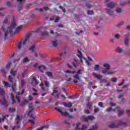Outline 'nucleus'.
I'll use <instances>...</instances> for the list:
<instances>
[{
    "label": "nucleus",
    "mask_w": 130,
    "mask_h": 130,
    "mask_svg": "<svg viewBox=\"0 0 130 130\" xmlns=\"http://www.w3.org/2000/svg\"><path fill=\"white\" fill-rule=\"evenodd\" d=\"M78 53L79 54L77 55L78 57L80 58V62H83V60H82V58H83V54H82V52H81V50L78 49Z\"/></svg>",
    "instance_id": "9d476101"
},
{
    "label": "nucleus",
    "mask_w": 130,
    "mask_h": 130,
    "mask_svg": "<svg viewBox=\"0 0 130 130\" xmlns=\"http://www.w3.org/2000/svg\"><path fill=\"white\" fill-rule=\"evenodd\" d=\"M110 128H113L114 127H117V126L115 125L114 123H112L109 125Z\"/></svg>",
    "instance_id": "7c9ffc66"
},
{
    "label": "nucleus",
    "mask_w": 130,
    "mask_h": 130,
    "mask_svg": "<svg viewBox=\"0 0 130 130\" xmlns=\"http://www.w3.org/2000/svg\"><path fill=\"white\" fill-rule=\"evenodd\" d=\"M15 86H16L15 84L14 85H12V91L13 92H16V89H15Z\"/></svg>",
    "instance_id": "6e6d98bb"
},
{
    "label": "nucleus",
    "mask_w": 130,
    "mask_h": 130,
    "mask_svg": "<svg viewBox=\"0 0 130 130\" xmlns=\"http://www.w3.org/2000/svg\"><path fill=\"white\" fill-rule=\"evenodd\" d=\"M26 74H27V71L25 70L23 73L22 74V78H25V76L26 75Z\"/></svg>",
    "instance_id": "09e8293b"
},
{
    "label": "nucleus",
    "mask_w": 130,
    "mask_h": 130,
    "mask_svg": "<svg viewBox=\"0 0 130 130\" xmlns=\"http://www.w3.org/2000/svg\"><path fill=\"white\" fill-rule=\"evenodd\" d=\"M40 87H42V89L44 90V91H45V89L43 88V86H44V84L43 83V82H41V84H40Z\"/></svg>",
    "instance_id": "8fccbe9b"
},
{
    "label": "nucleus",
    "mask_w": 130,
    "mask_h": 130,
    "mask_svg": "<svg viewBox=\"0 0 130 130\" xmlns=\"http://www.w3.org/2000/svg\"><path fill=\"white\" fill-rule=\"evenodd\" d=\"M45 86L47 87H49V82L48 81H45L44 82Z\"/></svg>",
    "instance_id": "37998d69"
},
{
    "label": "nucleus",
    "mask_w": 130,
    "mask_h": 130,
    "mask_svg": "<svg viewBox=\"0 0 130 130\" xmlns=\"http://www.w3.org/2000/svg\"><path fill=\"white\" fill-rule=\"evenodd\" d=\"M112 110V108L110 107L107 109V112H110V111H111Z\"/></svg>",
    "instance_id": "680f3d73"
},
{
    "label": "nucleus",
    "mask_w": 130,
    "mask_h": 130,
    "mask_svg": "<svg viewBox=\"0 0 130 130\" xmlns=\"http://www.w3.org/2000/svg\"><path fill=\"white\" fill-rule=\"evenodd\" d=\"M44 11H48L49 10V8L48 7H44L43 9Z\"/></svg>",
    "instance_id": "13d9d810"
},
{
    "label": "nucleus",
    "mask_w": 130,
    "mask_h": 130,
    "mask_svg": "<svg viewBox=\"0 0 130 130\" xmlns=\"http://www.w3.org/2000/svg\"><path fill=\"white\" fill-rule=\"evenodd\" d=\"M0 71L4 76H6V71H5V69H1Z\"/></svg>",
    "instance_id": "c03bdc74"
},
{
    "label": "nucleus",
    "mask_w": 130,
    "mask_h": 130,
    "mask_svg": "<svg viewBox=\"0 0 130 130\" xmlns=\"http://www.w3.org/2000/svg\"><path fill=\"white\" fill-rule=\"evenodd\" d=\"M82 117L83 118L84 121H88V120H94L95 119V117L92 115L88 116L86 117L82 116Z\"/></svg>",
    "instance_id": "423d86ee"
},
{
    "label": "nucleus",
    "mask_w": 130,
    "mask_h": 130,
    "mask_svg": "<svg viewBox=\"0 0 130 130\" xmlns=\"http://www.w3.org/2000/svg\"><path fill=\"white\" fill-rule=\"evenodd\" d=\"M36 48V45H34L31 46L30 48H29V50H31V51H34Z\"/></svg>",
    "instance_id": "cd10ccee"
},
{
    "label": "nucleus",
    "mask_w": 130,
    "mask_h": 130,
    "mask_svg": "<svg viewBox=\"0 0 130 130\" xmlns=\"http://www.w3.org/2000/svg\"><path fill=\"white\" fill-rule=\"evenodd\" d=\"M57 89V87H55L53 89V92L51 93V96H54V97L55 98L56 97H57V98H58V96H59V94H57L56 95H54V94H55V93H57V90H56V89Z\"/></svg>",
    "instance_id": "1a4fd4ad"
},
{
    "label": "nucleus",
    "mask_w": 130,
    "mask_h": 130,
    "mask_svg": "<svg viewBox=\"0 0 130 130\" xmlns=\"http://www.w3.org/2000/svg\"><path fill=\"white\" fill-rule=\"evenodd\" d=\"M124 43H125V45H128V40L127 39H125Z\"/></svg>",
    "instance_id": "603ef678"
},
{
    "label": "nucleus",
    "mask_w": 130,
    "mask_h": 130,
    "mask_svg": "<svg viewBox=\"0 0 130 130\" xmlns=\"http://www.w3.org/2000/svg\"><path fill=\"white\" fill-rule=\"evenodd\" d=\"M106 12L109 16H112L113 15V12L110 9H107Z\"/></svg>",
    "instance_id": "aec40b11"
},
{
    "label": "nucleus",
    "mask_w": 130,
    "mask_h": 130,
    "mask_svg": "<svg viewBox=\"0 0 130 130\" xmlns=\"http://www.w3.org/2000/svg\"><path fill=\"white\" fill-rule=\"evenodd\" d=\"M27 61H29V59L28 57H25L23 59V62H27Z\"/></svg>",
    "instance_id": "ea45409f"
},
{
    "label": "nucleus",
    "mask_w": 130,
    "mask_h": 130,
    "mask_svg": "<svg viewBox=\"0 0 130 130\" xmlns=\"http://www.w3.org/2000/svg\"><path fill=\"white\" fill-rule=\"evenodd\" d=\"M8 23H9V20H8V19H5L3 21V24H8Z\"/></svg>",
    "instance_id": "052dcab7"
},
{
    "label": "nucleus",
    "mask_w": 130,
    "mask_h": 130,
    "mask_svg": "<svg viewBox=\"0 0 130 130\" xmlns=\"http://www.w3.org/2000/svg\"><path fill=\"white\" fill-rule=\"evenodd\" d=\"M28 109L29 111L27 113V116H29L32 119H35V117H34V114H33V112L35 111V109H34V107L33 106L32 103H30L28 105Z\"/></svg>",
    "instance_id": "7ed1b4c3"
},
{
    "label": "nucleus",
    "mask_w": 130,
    "mask_h": 130,
    "mask_svg": "<svg viewBox=\"0 0 130 130\" xmlns=\"http://www.w3.org/2000/svg\"><path fill=\"white\" fill-rule=\"evenodd\" d=\"M32 81L34 82H35L36 83V85H38L39 84V82H38V81H37V78H36V77H34L32 78Z\"/></svg>",
    "instance_id": "bb28decb"
},
{
    "label": "nucleus",
    "mask_w": 130,
    "mask_h": 130,
    "mask_svg": "<svg viewBox=\"0 0 130 130\" xmlns=\"http://www.w3.org/2000/svg\"><path fill=\"white\" fill-rule=\"evenodd\" d=\"M66 54H67V52H64L63 53H60L59 55V56H63V57H66Z\"/></svg>",
    "instance_id": "72a5a7b5"
},
{
    "label": "nucleus",
    "mask_w": 130,
    "mask_h": 130,
    "mask_svg": "<svg viewBox=\"0 0 130 130\" xmlns=\"http://www.w3.org/2000/svg\"><path fill=\"white\" fill-rule=\"evenodd\" d=\"M115 11H116L117 14H120V13H121V12H122L121 8H119V7L116 8Z\"/></svg>",
    "instance_id": "a211bd4d"
},
{
    "label": "nucleus",
    "mask_w": 130,
    "mask_h": 130,
    "mask_svg": "<svg viewBox=\"0 0 130 130\" xmlns=\"http://www.w3.org/2000/svg\"><path fill=\"white\" fill-rule=\"evenodd\" d=\"M64 73H68V74H75V73H76V71H71L70 70H67L66 71H64Z\"/></svg>",
    "instance_id": "b1692460"
},
{
    "label": "nucleus",
    "mask_w": 130,
    "mask_h": 130,
    "mask_svg": "<svg viewBox=\"0 0 130 130\" xmlns=\"http://www.w3.org/2000/svg\"><path fill=\"white\" fill-rule=\"evenodd\" d=\"M115 6H116V4L114 2H111L107 5V8H109L110 9H113Z\"/></svg>",
    "instance_id": "6e6552de"
},
{
    "label": "nucleus",
    "mask_w": 130,
    "mask_h": 130,
    "mask_svg": "<svg viewBox=\"0 0 130 130\" xmlns=\"http://www.w3.org/2000/svg\"><path fill=\"white\" fill-rule=\"evenodd\" d=\"M16 26L17 24H16V22L14 21H12L11 26L8 27L6 31H5L6 28L5 26H2V31L4 32V40L7 39V35H8V33H10V35H13V34L18 33V31H20V30L22 29V25L16 28Z\"/></svg>",
    "instance_id": "f257e3e1"
},
{
    "label": "nucleus",
    "mask_w": 130,
    "mask_h": 130,
    "mask_svg": "<svg viewBox=\"0 0 130 130\" xmlns=\"http://www.w3.org/2000/svg\"><path fill=\"white\" fill-rule=\"evenodd\" d=\"M4 87H5L6 88H9L11 87V85H10V84H9V83L4 81Z\"/></svg>",
    "instance_id": "4be33fe9"
},
{
    "label": "nucleus",
    "mask_w": 130,
    "mask_h": 130,
    "mask_svg": "<svg viewBox=\"0 0 130 130\" xmlns=\"http://www.w3.org/2000/svg\"><path fill=\"white\" fill-rule=\"evenodd\" d=\"M98 105L99 106H100V107H102V108H103L104 107H103V103L102 102H99L98 103Z\"/></svg>",
    "instance_id": "49530a36"
},
{
    "label": "nucleus",
    "mask_w": 130,
    "mask_h": 130,
    "mask_svg": "<svg viewBox=\"0 0 130 130\" xmlns=\"http://www.w3.org/2000/svg\"><path fill=\"white\" fill-rule=\"evenodd\" d=\"M11 2H6V5L8 6V7H11Z\"/></svg>",
    "instance_id": "bf43d9fd"
},
{
    "label": "nucleus",
    "mask_w": 130,
    "mask_h": 130,
    "mask_svg": "<svg viewBox=\"0 0 130 130\" xmlns=\"http://www.w3.org/2000/svg\"><path fill=\"white\" fill-rule=\"evenodd\" d=\"M9 111L10 112H15V111H16V109H13L12 108H10Z\"/></svg>",
    "instance_id": "de8ad7c7"
},
{
    "label": "nucleus",
    "mask_w": 130,
    "mask_h": 130,
    "mask_svg": "<svg viewBox=\"0 0 130 130\" xmlns=\"http://www.w3.org/2000/svg\"><path fill=\"white\" fill-rule=\"evenodd\" d=\"M45 74L50 78H52V73L51 72H46Z\"/></svg>",
    "instance_id": "6ab92c4d"
},
{
    "label": "nucleus",
    "mask_w": 130,
    "mask_h": 130,
    "mask_svg": "<svg viewBox=\"0 0 130 130\" xmlns=\"http://www.w3.org/2000/svg\"><path fill=\"white\" fill-rule=\"evenodd\" d=\"M30 37V33H28L26 35L25 38L24 40L23 41H20L17 44V47L18 48V49H21L22 48V45H25L26 44V42L28 41L29 40V37Z\"/></svg>",
    "instance_id": "f03ea898"
},
{
    "label": "nucleus",
    "mask_w": 130,
    "mask_h": 130,
    "mask_svg": "<svg viewBox=\"0 0 130 130\" xmlns=\"http://www.w3.org/2000/svg\"><path fill=\"white\" fill-rule=\"evenodd\" d=\"M35 10L39 13H43V12H44V10L42 8H36Z\"/></svg>",
    "instance_id": "dca6fc26"
},
{
    "label": "nucleus",
    "mask_w": 130,
    "mask_h": 130,
    "mask_svg": "<svg viewBox=\"0 0 130 130\" xmlns=\"http://www.w3.org/2000/svg\"><path fill=\"white\" fill-rule=\"evenodd\" d=\"M93 105V103H91V102H89V103H88L87 104V106L90 108L92 107V106Z\"/></svg>",
    "instance_id": "a18cd8bd"
},
{
    "label": "nucleus",
    "mask_w": 130,
    "mask_h": 130,
    "mask_svg": "<svg viewBox=\"0 0 130 130\" xmlns=\"http://www.w3.org/2000/svg\"><path fill=\"white\" fill-rule=\"evenodd\" d=\"M6 118V116H4L3 118L0 117V123H2V122H4Z\"/></svg>",
    "instance_id": "f704fd0d"
},
{
    "label": "nucleus",
    "mask_w": 130,
    "mask_h": 130,
    "mask_svg": "<svg viewBox=\"0 0 130 130\" xmlns=\"http://www.w3.org/2000/svg\"><path fill=\"white\" fill-rule=\"evenodd\" d=\"M87 58L88 60H86V62L87 64L88 67H90V66H91V63H90L89 61H91L92 60V59L90 58V57H88Z\"/></svg>",
    "instance_id": "f3484780"
},
{
    "label": "nucleus",
    "mask_w": 130,
    "mask_h": 130,
    "mask_svg": "<svg viewBox=\"0 0 130 130\" xmlns=\"http://www.w3.org/2000/svg\"><path fill=\"white\" fill-rule=\"evenodd\" d=\"M26 103H28V100L23 99L22 102L20 104V106H23V105H25Z\"/></svg>",
    "instance_id": "ddd939ff"
},
{
    "label": "nucleus",
    "mask_w": 130,
    "mask_h": 130,
    "mask_svg": "<svg viewBox=\"0 0 130 130\" xmlns=\"http://www.w3.org/2000/svg\"><path fill=\"white\" fill-rule=\"evenodd\" d=\"M97 128H98V126H97V125H94L93 126H92V128L89 129V130H96L97 129Z\"/></svg>",
    "instance_id": "2f4dec72"
},
{
    "label": "nucleus",
    "mask_w": 130,
    "mask_h": 130,
    "mask_svg": "<svg viewBox=\"0 0 130 130\" xmlns=\"http://www.w3.org/2000/svg\"><path fill=\"white\" fill-rule=\"evenodd\" d=\"M41 68H42V70H45V66L43 65L40 66L38 67V69L41 72H42V71L41 70Z\"/></svg>",
    "instance_id": "a878e982"
},
{
    "label": "nucleus",
    "mask_w": 130,
    "mask_h": 130,
    "mask_svg": "<svg viewBox=\"0 0 130 130\" xmlns=\"http://www.w3.org/2000/svg\"><path fill=\"white\" fill-rule=\"evenodd\" d=\"M123 24H124V22L123 21H121V22H119L118 23H117V27H120V26H122V25H123Z\"/></svg>",
    "instance_id": "473e14b6"
},
{
    "label": "nucleus",
    "mask_w": 130,
    "mask_h": 130,
    "mask_svg": "<svg viewBox=\"0 0 130 130\" xmlns=\"http://www.w3.org/2000/svg\"><path fill=\"white\" fill-rule=\"evenodd\" d=\"M55 109L61 113V115H63V116H67V115H69V113L68 112L62 111V110H63V108L61 109L60 108H55Z\"/></svg>",
    "instance_id": "39448f33"
},
{
    "label": "nucleus",
    "mask_w": 130,
    "mask_h": 130,
    "mask_svg": "<svg viewBox=\"0 0 130 130\" xmlns=\"http://www.w3.org/2000/svg\"><path fill=\"white\" fill-rule=\"evenodd\" d=\"M125 124V122L123 121H119L118 123V125H124Z\"/></svg>",
    "instance_id": "58836bf2"
},
{
    "label": "nucleus",
    "mask_w": 130,
    "mask_h": 130,
    "mask_svg": "<svg viewBox=\"0 0 130 130\" xmlns=\"http://www.w3.org/2000/svg\"><path fill=\"white\" fill-rule=\"evenodd\" d=\"M16 99H17V100L18 103H20V98H19V96H18V95H17L16 96Z\"/></svg>",
    "instance_id": "5fc2aeb1"
},
{
    "label": "nucleus",
    "mask_w": 130,
    "mask_h": 130,
    "mask_svg": "<svg viewBox=\"0 0 130 130\" xmlns=\"http://www.w3.org/2000/svg\"><path fill=\"white\" fill-rule=\"evenodd\" d=\"M124 82H125V80L124 79V80H123L122 82L119 84V86H122V85H123V84H124Z\"/></svg>",
    "instance_id": "e2e57ef3"
},
{
    "label": "nucleus",
    "mask_w": 130,
    "mask_h": 130,
    "mask_svg": "<svg viewBox=\"0 0 130 130\" xmlns=\"http://www.w3.org/2000/svg\"><path fill=\"white\" fill-rule=\"evenodd\" d=\"M19 127H20L19 125L13 126L12 127V130L17 129L19 128Z\"/></svg>",
    "instance_id": "a19ab883"
},
{
    "label": "nucleus",
    "mask_w": 130,
    "mask_h": 130,
    "mask_svg": "<svg viewBox=\"0 0 130 130\" xmlns=\"http://www.w3.org/2000/svg\"><path fill=\"white\" fill-rule=\"evenodd\" d=\"M2 98L3 99V101H2L0 100V104H1L2 105H4V106H5V107H8V106H9V104H8V102H7L6 99H5L4 96H3Z\"/></svg>",
    "instance_id": "0eeeda50"
},
{
    "label": "nucleus",
    "mask_w": 130,
    "mask_h": 130,
    "mask_svg": "<svg viewBox=\"0 0 130 130\" xmlns=\"http://www.w3.org/2000/svg\"><path fill=\"white\" fill-rule=\"evenodd\" d=\"M103 66L104 68H106L102 71V74H105V73H107V74H108V71H109V70L110 69V66L109 65V64H108L107 63H105L103 64Z\"/></svg>",
    "instance_id": "20e7f679"
},
{
    "label": "nucleus",
    "mask_w": 130,
    "mask_h": 130,
    "mask_svg": "<svg viewBox=\"0 0 130 130\" xmlns=\"http://www.w3.org/2000/svg\"><path fill=\"white\" fill-rule=\"evenodd\" d=\"M73 78H74V79H77V80H80V76L78 74L74 75Z\"/></svg>",
    "instance_id": "4c0bfd02"
},
{
    "label": "nucleus",
    "mask_w": 130,
    "mask_h": 130,
    "mask_svg": "<svg viewBox=\"0 0 130 130\" xmlns=\"http://www.w3.org/2000/svg\"><path fill=\"white\" fill-rule=\"evenodd\" d=\"M124 112V111L122 110L120 111L119 113V115H122V114H123V113Z\"/></svg>",
    "instance_id": "69168bd1"
},
{
    "label": "nucleus",
    "mask_w": 130,
    "mask_h": 130,
    "mask_svg": "<svg viewBox=\"0 0 130 130\" xmlns=\"http://www.w3.org/2000/svg\"><path fill=\"white\" fill-rule=\"evenodd\" d=\"M86 128H87V125L83 124L81 128H79V130H86Z\"/></svg>",
    "instance_id": "412c9836"
},
{
    "label": "nucleus",
    "mask_w": 130,
    "mask_h": 130,
    "mask_svg": "<svg viewBox=\"0 0 130 130\" xmlns=\"http://www.w3.org/2000/svg\"><path fill=\"white\" fill-rule=\"evenodd\" d=\"M41 36H48V32L46 30L41 32Z\"/></svg>",
    "instance_id": "2eb2a0df"
},
{
    "label": "nucleus",
    "mask_w": 130,
    "mask_h": 130,
    "mask_svg": "<svg viewBox=\"0 0 130 130\" xmlns=\"http://www.w3.org/2000/svg\"><path fill=\"white\" fill-rule=\"evenodd\" d=\"M51 44L53 47H57V45H58V42L56 40H53L51 41Z\"/></svg>",
    "instance_id": "f8f14e48"
},
{
    "label": "nucleus",
    "mask_w": 130,
    "mask_h": 130,
    "mask_svg": "<svg viewBox=\"0 0 130 130\" xmlns=\"http://www.w3.org/2000/svg\"><path fill=\"white\" fill-rule=\"evenodd\" d=\"M8 80L10 83L13 84V81H14V78H13V77L11 76H9Z\"/></svg>",
    "instance_id": "393cba45"
},
{
    "label": "nucleus",
    "mask_w": 130,
    "mask_h": 130,
    "mask_svg": "<svg viewBox=\"0 0 130 130\" xmlns=\"http://www.w3.org/2000/svg\"><path fill=\"white\" fill-rule=\"evenodd\" d=\"M92 75H93V76H94V77L95 78H97V79H98L99 80H101V79H102V76L100 75L97 76V74L95 73H92Z\"/></svg>",
    "instance_id": "4468645a"
},
{
    "label": "nucleus",
    "mask_w": 130,
    "mask_h": 130,
    "mask_svg": "<svg viewBox=\"0 0 130 130\" xmlns=\"http://www.w3.org/2000/svg\"><path fill=\"white\" fill-rule=\"evenodd\" d=\"M117 51L119 53L122 52V49L120 47H118L117 48Z\"/></svg>",
    "instance_id": "79ce46f5"
},
{
    "label": "nucleus",
    "mask_w": 130,
    "mask_h": 130,
    "mask_svg": "<svg viewBox=\"0 0 130 130\" xmlns=\"http://www.w3.org/2000/svg\"><path fill=\"white\" fill-rule=\"evenodd\" d=\"M94 71H99V65L96 64L94 67Z\"/></svg>",
    "instance_id": "e433bc0d"
},
{
    "label": "nucleus",
    "mask_w": 130,
    "mask_h": 130,
    "mask_svg": "<svg viewBox=\"0 0 130 130\" xmlns=\"http://www.w3.org/2000/svg\"><path fill=\"white\" fill-rule=\"evenodd\" d=\"M28 122H31L33 125H34V124H35V122L32 119H29Z\"/></svg>",
    "instance_id": "3c124183"
},
{
    "label": "nucleus",
    "mask_w": 130,
    "mask_h": 130,
    "mask_svg": "<svg viewBox=\"0 0 130 130\" xmlns=\"http://www.w3.org/2000/svg\"><path fill=\"white\" fill-rule=\"evenodd\" d=\"M116 72L115 71H108L107 75H114L115 74Z\"/></svg>",
    "instance_id": "c756f323"
},
{
    "label": "nucleus",
    "mask_w": 130,
    "mask_h": 130,
    "mask_svg": "<svg viewBox=\"0 0 130 130\" xmlns=\"http://www.w3.org/2000/svg\"><path fill=\"white\" fill-rule=\"evenodd\" d=\"M0 95H2L3 97H4V95H5V91L2 88H0Z\"/></svg>",
    "instance_id": "c85d7f7f"
},
{
    "label": "nucleus",
    "mask_w": 130,
    "mask_h": 130,
    "mask_svg": "<svg viewBox=\"0 0 130 130\" xmlns=\"http://www.w3.org/2000/svg\"><path fill=\"white\" fill-rule=\"evenodd\" d=\"M110 105L112 107H113V106H115V105H116L115 104H114L112 102L110 103Z\"/></svg>",
    "instance_id": "338daca9"
},
{
    "label": "nucleus",
    "mask_w": 130,
    "mask_h": 130,
    "mask_svg": "<svg viewBox=\"0 0 130 130\" xmlns=\"http://www.w3.org/2000/svg\"><path fill=\"white\" fill-rule=\"evenodd\" d=\"M26 84V82L25 81V80H24L23 79H22L21 80V86L22 88H24V86H25V84Z\"/></svg>",
    "instance_id": "c9c22d12"
},
{
    "label": "nucleus",
    "mask_w": 130,
    "mask_h": 130,
    "mask_svg": "<svg viewBox=\"0 0 130 130\" xmlns=\"http://www.w3.org/2000/svg\"><path fill=\"white\" fill-rule=\"evenodd\" d=\"M99 110H100V109L98 108H95L94 110V112H95V113H97V112H98L99 111Z\"/></svg>",
    "instance_id": "0e129e2a"
},
{
    "label": "nucleus",
    "mask_w": 130,
    "mask_h": 130,
    "mask_svg": "<svg viewBox=\"0 0 130 130\" xmlns=\"http://www.w3.org/2000/svg\"><path fill=\"white\" fill-rule=\"evenodd\" d=\"M86 6L87 7V8H88L89 9H90V8H91V5L88 4V3L86 4Z\"/></svg>",
    "instance_id": "774afa93"
},
{
    "label": "nucleus",
    "mask_w": 130,
    "mask_h": 130,
    "mask_svg": "<svg viewBox=\"0 0 130 130\" xmlns=\"http://www.w3.org/2000/svg\"><path fill=\"white\" fill-rule=\"evenodd\" d=\"M117 81H118V79H117V78H115L114 79H112V81L116 83V82H117Z\"/></svg>",
    "instance_id": "4d7b16f0"
},
{
    "label": "nucleus",
    "mask_w": 130,
    "mask_h": 130,
    "mask_svg": "<svg viewBox=\"0 0 130 130\" xmlns=\"http://www.w3.org/2000/svg\"><path fill=\"white\" fill-rule=\"evenodd\" d=\"M63 105L65 107H68V108H71V107H73V104L71 103H63Z\"/></svg>",
    "instance_id": "9b49d317"
},
{
    "label": "nucleus",
    "mask_w": 130,
    "mask_h": 130,
    "mask_svg": "<svg viewBox=\"0 0 130 130\" xmlns=\"http://www.w3.org/2000/svg\"><path fill=\"white\" fill-rule=\"evenodd\" d=\"M87 14L88 15H94V13L92 11H88Z\"/></svg>",
    "instance_id": "864d4df0"
},
{
    "label": "nucleus",
    "mask_w": 130,
    "mask_h": 130,
    "mask_svg": "<svg viewBox=\"0 0 130 130\" xmlns=\"http://www.w3.org/2000/svg\"><path fill=\"white\" fill-rule=\"evenodd\" d=\"M16 71H13V69H11V70H10V74L11 75H12V76L13 77H15V76H16Z\"/></svg>",
    "instance_id": "5701e85b"
}]
</instances>
